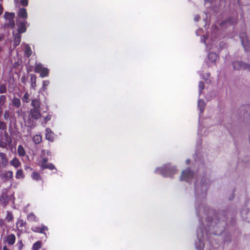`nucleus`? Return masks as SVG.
Returning a JSON list of instances; mask_svg holds the SVG:
<instances>
[{
  "mask_svg": "<svg viewBox=\"0 0 250 250\" xmlns=\"http://www.w3.org/2000/svg\"><path fill=\"white\" fill-rule=\"evenodd\" d=\"M198 174L195 176L189 168L183 170L180 177L181 181L191 182L195 179L194 191L195 196V210L197 216L199 218L200 227L197 230V235L198 243L196 242L195 247L197 250H203L205 244L204 243L205 230V235L207 240L211 244L210 235L221 234L223 238L224 243H229L231 241L230 235L229 232H225L223 230L228 225L227 222V212L221 211L215 215L212 220L210 215L214 214L213 209L206 207L204 201L207 195V190L209 184V180L208 174L204 170L199 168Z\"/></svg>",
  "mask_w": 250,
  "mask_h": 250,
  "instance_id": "nucleus-1",
  "label": "nucleus"
},
{
  "mask_svg": "<svg viewBox=\"0 0 250 250\" xmlns=\"http://www.w3.org/2000/svg\"><path fill=\"white\" fill-rule=\"evenodd\" d=\"M221 37L218 26L214 24L211 26L206 37L203 36L201 42L205 43L209 51H220L225 46V43L222 42H219V47L217 45V42Z\"/></svg>",
  "mask_w": 250,
  "mask_h": 250,
  "instance_id": "nucleus-2",
  "label": "nucleus"
},
{
  "mask_svg": "<svg viewBox=\"0 0 250 250\" xmlns=\"http://www.w3.org/2000/svg\"><path fill=\"white\" fill-rule=\"evenodd\" d=\"M176 172L177 170L175 167L171 166L170 164H167L162 167H157L155 170V173L160 174L165 177H172Z\"/></svg>",
  "mask_w": 250,
  "mask_h": 250,
  "instance_id": "nucleus-3",
  "label": "nucleus"
},
{
  "mask_svg": "<svg viewBox=\"0 0 250 250\" xmlns=\"http://www.w3.org/2000/svg\"><path fill=\"white\" fill-rule=\"evenodd\" d=\"M240 215L242 219L250 223V200H248L240 210Z\"/></svg>",
  "mask_w": 250,
  "mask_h": 250,
  "instance_id": "nucleus-4",
  "label": "nucleus"
},
{
  "mask_svg": "<svg viewBox=\"0 0 250 250\" xmlns=\"http://www.w3.org/2000/svg\"><path fill=\"white\" fill-rule=\"evenodd\" d=\"M15 14L13 12H6L4 15V18L6 20V22L4 24V26L5 28H13L15 25L14 21V17Z\"/></svg>",
  "mask_w": 250,
  "mask_h": 250,
  "instance_id": "nucleus-5",
  "label": "nucleus"
},
{
  "mask_svg": "<svg viewBox=\"0 0 250 250\" xmlns=\"http://www.w3.org/2000/svg\"><path fill=\"white\" fill-rule=\"evenodd\" d=\"M35 71L36 73H39L42 78L48 76L49 74V69L43 67L41 63H36Z\"/></svg>",
  "mask_w": 250,
  "mask_h": 250,
  "instance_id": "nucleus-6",
  "label": "nucleus"
},
{
  "mask_svg": "<svg viewBox=\"0 0 250 250\" xmlns=\"http://www.w3.org/2000/svg\"><path fill=\"white\" fill-rule=\"evenodd\" d=\"M11 138L9 136L7 132L4 133V136L0 139V147L7 148V146H10L12 143Z\"/></svg>",
  "mask_w": 250,
  "mask_h": 250,
  "instance_id": "nucleus-7",
  "label": "nucleus"
},
{
  "mask_svg": "<svg viewBox=\"0 0 250 250\" xmlns=\"http://www.w3.org/2000/svg\"><path fill=\"white\" fill-rule=\"evenodd\" d=\"M17 25L18 26V31L19 33H23L26 30V25L28 26L27 22L25 20H17Z\"/></svg>",
  "mask_w": 250,
  "mask_h": 250,
  "instance_id": "nucleus-8",
  "label": "nucleus"
},
{
  "mask_svg": "<svg viewBox=\"0 0 250 250\" xmlns=\"http://www.w3.org/2000/svg\"><path fill=\"white\" fill-rule=\"evenodd\" d=\"M240 38L241 40V43L246 51H250V42L247 39V36L245 33H242L240 35Z\"/></svg>",
  "mask_w": 250,
  "mask_h": 250,
  "instance_id": "nucleus-9",
  "label": "nucleus"
},
{
  "mask_svg": "<svg viewBox=\"0 0 250 250\" xmlns=\"http://www.w3.org/2000/svg\"><path fill=\"white\" fill-rule=\"evenodd\" d=\"M233 68L236 70L249 69L250 70V64H248L241 61H236L232 63Z\"/></svg>",
  "mask_w": 250,
  "mask_h": 250,
  "instance_id": "nucleus-10",
  "label": "nucleus"
},
{
  "mask_svg": "<svg viewBox=\"0 0 250 250\" xmlns=\"http://www.w3.org/2000/svg\"><path fill=\"white\" fill-rule=\"evenodd\" d=\"M237 19L236 17H230L227 20L222 21L219 23L221 27H224L225 26H229L230 25H233L237 22Z\"/></svg>",
  "mask_w": 250,
  "mask_h": 250,
  "instance_id": "nucleus-11",
  "label": "nucleus"
},
{
  "mask_svg": "<svg viewBox=\"0 0 250 250\" xmlns=\"http://www.w3.org/2000/svg\"><path fill=\"white\" fill-rule=\"evenodd\" d=\"M8 164V159L5 153L0 152V168L5 167Z\"/></svg>",
  "mask_w": 250,
  "mask_h": 250,
  "instance_id": "nucleus-12",
  "label": "nucleus"
},
{
  "mask_svg": "<svg viewBox=\"0 0 250 250\" xmlns=\"http://www.w3.org/2000/svg\"><path fill=\"white\" fill-rule=\"evenodd\" d=\"M30 114L31 117L35 120L38 119L41 116L40 109L37 108H31L30 110Z\"/></svg>",
  "mask_w": 250,
  "mask_h": 250,
  "instance_id": "nucleus-13",
  "label": "nucleus"
},
{
  "mask_svg": "<svg viewBox=\"0 0 250 250\" xmlns=\"http://www.w3.org/2000/svg\"><path fill=\"white\" fill-rule=\"evenodd\" d=\"M16 236L14 234L8 235L5 238V241L9 245H13L15 243Z\"/></svg>",
  "mask_w": 250,
  "mask_h": 250,
  "instance_id": "nucleus-14",
  "label": "nucleus"
},
{
  "mask_svg": "<svg viewBox=\"0 0 250 250\" xmlns=\"http://www.w3.org/2000/svg\"><path fill=\"white\" fill-rule=\"evenodd\" d=\"M18 19L21 18V20H25L27 17V13L25 8H21L18 12Z\"/></svg>",
  "mask_w": 250,
  "mask_h": 250,
  "instance_id": "nucleus-15",
  "label": "nucleus"
},
{
  "mask_svg": "<svg viewBox=\"0 0 250 250\" xmlns=\"http://www.w3.org/2000/svg\"><path fill=\"white\" fill-rule=\"evenodd\" d=\"M45 138L50 142H53L54 140V133L49 128L46 129Z\"/></svg>",
  "mask_w": 250,
  "mask_h": 250,
  "instance_id": "nucleus-16",
  "label": "nucleus"
},
{
  "mask_svg": "<svg viewBox=\"0 0 250 250\" xmlns=\"http://www.w3.org/2000/svg\"><path fill=\"white\" fill-rule=\"evenodd\" d=\"M205 107V103L203 99H199L198 101V108L200 111L199 117L201 116V114H202L204 111Z\"/></svg>",
  "mask_w": 250,
  "mask_h": 250,
  "instance_id": "nucleus-17",
  "label": "nucleus"
},
{
  "mask_svg": "<svg viewBox=\"0 0 250 250\" xmlns=\"http://www.w3.org/2000/svg\"><path fill=\"white\" fill-rule=\"evenodd\" d=\"M14 43L13 46L14 47H16L18 45H19L21 41V33H17L14 35Z\"/></svg>",
  "mask_w": 250,
  "mask_h": 250,
  "instance_id": "nucleus-18",
  "label": "nucleus"
},
{
  "mask_svg": "<svg viewBox=\"0 0 250 250\" xmlns=\"http://www.w3.org/2000/svg\"><path fill=\"white\" fill-rule=\"evenodd\" d=\"M41 102L38 99H34L31 101V105L33 107V108L40 109L41 106Z\"/></svg>",
  "mask_w": 250,
  "mask_h": 250,
  "instance_id": "nucleus-19",
  "label": "nucleus"
},
{
  "mask_svg": "<svg viewBox=\"0 0 250 250\" xmlns=\"http://www.w3.org/2000/svg\"><path fill=\"white\" fill-rule=\"evenodd\" d=\"M12 103L13 106H15L16 108H19L21 105L20 99L16 97H14L13 98Z\"/></svg>",
  "mask_w": 250,
  "mask_h": 250,
  "instance_id": "nucleus-20",
  "label": "nucleus"
},
{
  "mask_svg": "<svg viewBox=\"0 0 250 250\" xmlns=\"http://www.w3.org/2000/svg\"><path fill=\"white\" fill-rule=\"evenodd\" d=\"M208 60H210V62H214L217 59V55L215 53L210 52L208 55Z\"/></svg>",
  "mask_w": 250,
  "mask_h": 250,
  "instance_id": "nucleus-21",
  "label": "nucleus"
},
{
  "mask_svg": "<svg viewBox=\"0 0 250 250\" xmlns=\"http://www.w3.org/2000/svg\"><path fill=\"white\" fill-rule=\"evenodd\" d=\"M18 153L20 157L24 156L25 155V152L23 147L21 145H19L18 147Z\"/></svg>",
  "mask_w": 250,
  "mask_h": 250,
  "instance_id": "nucleus-22",
  "label": "nucleus"
},
{
  "mask_svg": "<svg viewBox=\"0 0 250 250\" xmlns=\"http://www.w3.org/2000/svg\"><path fill=\"white\" fill-rule=\"evenodd\" d=\"M8 197L5 195H2L0 197V201L2 203L3 206H6L8 203Z\"/></svg>",
  "mask_w": 250,
  "mask_h": 250,
  "instance_id": "nucleus-23",
  "label": "nucleus"
},
{
  "mask_svg": "<svg viewBox=\"0 0 250 250\" xmlns=\"http://www.w3.org/2000/svg\"><path fill=\"white\" fill-rule=\"evenodd\" d=\"M42 140V136L40 135H36L33 137V141L35 144H40Z\"/></svg>",
  "mask_w": 250,
  "mask_h": 250,
  "instance_id": "nucleus-24",
  "label": "nucleus"
},
{
  "mask_svg": "<svg viewBox=\"0 0 250 250\" xmlns=\"http://www.w3.org/2000/svg\"><path fill=\"white\" fill-rule=\"evenodd\" d=\"M30 77L31 86L34 88L36 85V77L35 75L33 74H31Z\"/></svg>",
  "mask_w": 250,
  "mask_h": 250,
  "instance_id": "nucleus-25",
  "label": "nucleus"
},
{
  "mask_svg": "<svg viewBox=\"0 0 250 250\" xmlns=\"http://www.w3.org/2000/svg\"><path fill=\"white\" fill-rule=\"evenodd\" d=\"M10 164L15 167L17 168L20 165V162L16 158H14L10 161Z\"/></svg>",
  "mask_w": 250,
  "mask_h": 250,
  "instance_id": "nucleus-26",
  "label": "nucleus"
},
{
  "mask_svg": "<svg viewBox=\"0 0 250 250\" xmlns=\"http://www.w3.org/2000/svg\"><path fill=\"white\" fill-rule=\"evenodd\" d=\"M42 169H49L50 170L56 169L55 166L52 163L46 164L45 165H43Z\"/></svg>",
  "mask_w": 250,
  "mask_h": 250,
  "instance_id": "nucleus-27",
  "label": "nucleus"
},
{
  "mask_svg": "<svg viewBox=\"0 0 250 250\" xmlns=\"http://www.w3.org/2000/svg\"><path fill=\"white\" fill-rule=\"evenodd\" d=\"M31 177L35 180L39 181L42 179L40 174L36 172H33L31 174Z\"/></svg>",
  "mask_w": 250,
  "mask_h": 250,
  "instance_id": "nucleus-28",
  "label": "nucleus"
},
{
  "mask_svg": "<svg viewBox=\"0 0 250 250\" xmlns=\"http://www.w3.org/2000/svg\"><path fill=\"white\" fill-rule=\"evenodd\" d=\"M21 100L23 103H28L30 101L29 94L26 92L22 97Z\"/></svg>",
  "mask_w": 250,
  "mask_h": 250,
  "instance_id": "nucleus-29",
  "label": "nucleus"
},
{
  "mask_svg": "<svg viewBox=\"0 0 250 250\" xmlns=\"http://www.w3.org/2000/svg\"><path fill=\"white\" fill-rule=\"evenodd\" d=\"M24 177L23 171L22 169H19L16 173V178L17 179H22Z\"/></svg>",
  "mask_w": 250,
  "mask_h": 250,
  "instance_id": "nucleus-30",
  "label": "nucleus"
},
{
  "mask_svg": "<svg viewBox=\"0 0 250 250\" xmlns=\"http://www.w3.org/2000/svg\"><path fill=\"white\" fill-rule=\"evenodd\" d=\"M12 177L13 172L11 171H7L4 174V177L6 179V180L11 179Z\"/></svg>",
  "mask_w": 250,
  "mask_h": 250,
  "instance_id": "nucleus-31",
  "label": "nucleus"
},
{
  "mask_svg": "<svg viewBox=\"0 0 250 250\" xmlns=\"http://www.w3.org/2000/svg\"><path fill=\"white\" fill-rule=\"evenodd\" d=\"M6 100V97L5 95L0 96V107L3 106L5 104Z\"/></svg>",
  "mask_w": 250,
  "mask_h": 250,
  "instance_id": "nucleus-32",
  "label": "nucleus"
},
{
  "mask_svg": "<svg viewBox=\"0 0 250 250\" xmlns=\"http://www.w3.org/2000/svg\"><path fill=\"white\" fill-rule=\"evenodd\" d=\"M50 83V82L48 80H45L43 81L42 82V89L43 91H45L47 89V87L48 86V85Z\"/></svg>",
  "mask_w": 250,
  "mask_h": 250,
  "instance_id": "nucleus-33",
  "label": "nucleus"
},
{
  "mask_svg": "<svg viewBox=\"0 0 250 250\" xmlns=\"http://www.w3.org/2000/svg\"><path fill=\"white\" fill-rule=\"evenodd\" d=\"M25 52L27 57H29L32 54V51L29 45H26Z\"/></svg>",
  "mask_w": 250,
  "mask_h": 250,
  "instance_id": "nucleus-34",
  "label": "nucleus"
},
{
  "mask_svg": "<svg viewBox=\"0 0 250 250\" xmlns=\"http://www.w3.org/2000/svg\"><path fill=\"white\" fill-rule=\"evenodd\" d=\"M41 247V242L38 241L35 243L33 246V249L34 250H39Z\"/></svg>",
  "mask_w": 250,
  "mask_h": 250,
  "instance_id": "nucleus-35",
  "label": "nucleus"
},
{
  "mask_svg": "<svg viewBox=\"0 0 250 250\" xmlns=\"http://www.w3.org/2000/svg\"><path fill=\"white\" fill-rule=\"evenodd\" d=\"M6 220L8 222H10L13 220V216L11 212L8 211L7 213V215L6 217Z\"/></svg>",
  "mask_w": 250,
  "mask_h": 250,
  "instance_id": "nucleus-36",
  "label": "nucleus"
},
{
  "mask_svg": "<svg viewBox=\"0 0 250 250\" xmlns=\"http://www.w3.org/2000/svg\"><path fill=\"white\" fill-rule=\"evenodd\" d=\"M199 88V95L202 94V91L204 88V84L202 82H200L198 84Z\"/></svg>",
  "mask_w": 250,
  "mask_h": 250,
  "instance_id": "nucleus-37",
  "label": "nucleus"
},
{
  "mask_svg": "<svg viewBox=\"0 0 250 250\" xmlns=\"http://www.w3.org/2000/svg\"><path fill=\"white\" fill-rule=\"evenodd\" d=\"M6 92V87L5 84H1L0 85V93H5Z\"/></svg>",
  "mask_w": 250,
  "mask_h": 250,
  "instance_id": "nucleus-38",
  "label": "nucleus"
},
{
  "mask_svg": "<svg viewBox=\"0 0 250 250\" xmlns=\"http://www.w3.org/2000/svg\"><path fill=\"white\" fill-rule=\"evenodd\" d=\"M27 218L29 221H36V216L33 213H30L28 214Z\"/></svg>",
  "mask_w": 250,
  "mask_h": 250,
  "instance_id": "nucleus-39",
  "label": "nucleus"
},
{
  "mask_svg": "<svg viewBox=\"0 0 250 250\" xmlns=\"http://www.w3.org/2000/svg\"><path fill=\"white\" fill-rule=\"evenodd\" d=\"M209 77V73H206L203 76V79L207 83H209L211 80L208 79Z\"/></svg>",
  "mask_w": 250,
  "mask_h": 250,
  "instance_id": "nucleus-40",
  "label": "nucleus"
},
{
  "mask_svg": "<svg viewBox=\"0 0 250 250\" xmlns=\"http://www.w3.org/2000/svg\"><path fill=\"white\" fill-rule=\"evenodd\" d=\"M42 159V160L40 164V166L41 167H42L43 165H45L48 161V159L45 157H42L41 158Z\"/></svg>",
  "mask_w": 250,
  "mask_h": 250,
  "instance_id": "nucleus-41",
  "label": "nucleus"
},
{
  "mask_svg": "<svg viewBox=\"0 0 250 250\" xmlns=\"http://www.w3.org/2000/svg\"><path fill=\"white\" fill-rule=\"evenodd\" d=\"M25 222L22 220H18L17 223V226H18L19 227H22L25 225Z\"/></svg>",
  "mask_w": 250,
  "mask_h": 250,
  "instance_id": "nucleus-42",
  "label": "nucleus"
},
{
  "mask_svg": "<svg viewBox=\"0 0 250 250\" xmlns=\"http://www.w3.org/2000/svg\"><path fill=\"white\" fill-rule=\"evenodd\" d=\"M6 128V125L3 122L0 121V129L4 130Z\"/></svg>",
  "mask_w": 250,
  "mask_h": 250,
  "instance_id": "nucleus-43",
  "label": "nucleus"
},
{
  "mask_svg": "<svg viewBox=\"0 0 250 250\" xmlns=\"http://www.w3.org/2000/svg\"><path fill=\"white\" fill-rule=\"evenodd\" d=\"M16 246H17L19 250H21L23 247L22 241L20 240L19 241H18V242L17 243Z\"/></svg>",
  "mask_w": 250,
  "mask_h": 250,
  "instance_id": "nucleus-44",
  "label": "nucleus"
},
{
  "mask_svg": "<svg viewBox=\"0 0 250 250\" xmlns=\"http://www.w3.org/2000/svg\"><path fill=\"white\" fill-rule=\"evenodd\" d=\"M3 116L5 120L9 119L10 117V112L8 110L5 111Z\"/></svg>",
  "mask_w": 250,
  "mask_h": 250,
  "instance_id": "nucleus-45",
  "label": "nucleus"
},
{
  "mask_svg": "<svg viewBox=\"0 0 250 250\" xmlns=\"http://www.w3.org/2000/svg\"><path fill=\"white\" fill-rule=\"evenodd\" d=\"M32 230L35 232H38L42 233V229L39 227L32 228Z\"/></svg>",
  "mask_w": 250,
  "mask_h": 250,
  "instance_id": "nucleus-46",
  "label": "nucleus"
},
{
  "mask_svg": "<svg viewBox=\"0 0 250 250\" xmlns=\"http://www.w3.org/2000/svg\"><path fill=\"white\" fill-rule=\"evenodd\" d=\"M20 2L23 6H26L28 4V0H21Z\"/></svg>",
  "mask_w": 250,
  "mask_h": 250,
  "instance_id": "nucleus-47",
  "label": "nucleus"
},
{
  "mask_svg": "<svg viewBox=\"0 0 250 250\" xmlns=\"http://www.w3.org/2000/svg\"><path fill=\"white\" fill-rule=\"evenodd\" d=\"M46 155V151L45 150H42L41 153V157H45Z\"/></svg>",
  "mask_w": 250,
  "mask_h": 250,
  "instance_id": "nucleus-48",
  "label": "nucleus"
},
{
  "mask_svg": "<svg viewBox=\"0 0 250 250\" xmlns=\"http://www.w3.org/2000/svg\"><path fill=\"white\" fill-rule=\"evenodd\" d=\"M51 115H48L45 117L44 118L45 122L49 121L51 119Z\"/></svg>",
  "mask_w": 250,
  "mask_h": 250,
  "instance_id": "nucleus-49",
  "label": "nucleus"
},
{
  "mask_svg": "<svg viewBox=\"0 0 250 250\" xmlns=\"http://www.w3.org/2000/svg\"><path fill=\"white\" fill-rule=\"evenodd\" d=\"M202 32V29L199 28L196 31L197 36H200Z\"/></svg>",
  "mask_w": 250,
  "mask_h": 250,
  "instance_id": "nucleus-50",
  "label": "nucleus"
},
{
  "mask_svg": "<svg viewBox=\"0 0 250 250\" xmlns=\"http://www.w3.org/2000/svg\"><path fill=\"white\" fill-rule=\"evenodd\" d=\"M199 19H200L199 16L197 15L195 16L194 18V20L195 21H198Z\"/></svg>",
  "mask_w": 250,
  "mask_h": 250,
  "instance_id": "nucleus-51",
  "label": "nucleus"
},
{
  "mask_svg": "<svg viewBox=\"0 0 250 250\" xmlns=\"http://www.w3.org/2000/svg\"><path fill=\"white\" fill-rule=\"evenodd\" d=\"M3 8L2 5L0 3V16L2 14Z\"/></svg>",
  "mask_w": 250,
  "mask_h": 250,
  "instance_id": "nucleus-52",
  "label": "nucleus"
},
{
  "mask_svg": "<svg viewBox=\"0 0 250 250\" xmlns=\"http://www.w3.org/2000/svg\"><path fill=\"white\" fill-rule=\"evenodd\" d=\"M213 2V0H211L210 1V0H205V4H207V2H209V3H211Z\"/></svg>",
  "mask_w": 250,
  "mask_h": 250,
  "instance_id": "nucleus-53",
  "label": "nucleus"
},
{
  "mask_svg": "<svg viewBox=\"0 0 250 250\" xmlns=\"http://www.w3.org/2000/svg\"><path fill=\"white\" fill-rule=\"evenodd\" d=\"M241 108L242 109L243 108L245 110H246V109L247 110L248 108H249V105H245V106L242 107Z\"/></svg>",
  "mask_w": 250,
  "mask_h": 250,
  "instance_id": "nucleus-54",
  "label": "nucleus"
},
{
  "mask_svg": "<svg viewBox=\"0 0 250 250\" xmlns=\"http://www.w3.org/2000/svg\"><path fill=\"white\" fill-rule=\"evenodd\" d=\"M41 229H42V231H43V230H47V227L44 226L42 227H41ZM42 233H43V232H42Z\"/></svg>",
  "mask_w": 250,
  "mask_h": 250,
  "instance_id": "nucleus-55",
  "label": "nucleus"
},
{
  "mask_svg": "<svg viewBox=\"0 0 250 250\" xmlns=\"http://www.w3.org/2000/svg\"><path fill=\"white\" fill-rule=\"evenodd\" d=\"M46 154H47V156H50L51 155V152L49 150H47L46 151Z\"/></svg>",
  "mask_w": 250,
  "mask_h": 250,
  "instance_id": "nucleus-56",
  "label": "nucleus"
},
{
  "mask_svg": "<svg viewBox=\"0 0 250 250\" xmlns=\"http://www.w3.org/2000/svg\"><path fill=\"white\" fill-rule=\"evenodd\" d=\"M2 250H8V249L6 246H4L3 247Z\"/></svg>",
  "mask_w": 250,
  "mask_h": 250,
  "instance_id": "nucleus-57",
  "label": "nucleus"
},
{
  "mask_svg": "<svg viewBox=\"0 0 250 250\" xmlns=\"http://www.w3.org/2000/svg\"><path fill=\"white\" fill-rule=\"evenodd\" d=\"M248 114V111L247 110L246 111V113H244V116L245 117H246Z\"/></svg>",
  "mask_w": 250,
  "mask_h": 250,
  "instance_id": "nucleus-58",
  "label": "nucleus"
},
{
  "mask_svg": "<svg viewBox=\"0 0 250 250\" xmlns=\"http://www.w3.org/2000/svg\"><path fill=\"white\" fill-rule=\"evenodd\" d=\"M189 162H190V160H189V159H187V160H186V163H187V164H189Z\"/></svg>",
  "mask_w": 250,
  "mask_h": 250,
  "instance_id": "nucleus-59",
  "label": "nucleus"
},
{
  "mask_svg": "<svg viewBox=\"0 0 250 250\" xmlns=\"http://www.w3.org/2000/svg\"><path fill=\"white\" fill-rule=\"evenodd\" d=\"M204 21L205 22V25H206L207 23L206 20H204ZM205 26H206V25H205Z\"/></svg>",
  "mask_w": 250,
  "mask_h": 250,
  "instance_id": "nucleus-60",
  "label": "nucleus"
},
{
  "mask_svg": "<svg viewBox=\"0 0 250 250\" xmlns=\"http://www.w3.org/2000/svg\"><path fill=\"white\" fill-rule=\"evenodd\" d=\"M198 134H200L201 135H202V132H200L199 130H198Z\"/></svg>",
  "mask_w": 250,
  "mask_h": 250,
  "instance_id": "nucleus-61",
  "label": "nucleus"
},
{
  "mask_svg": "<svg viewBox=\"0 0 250 250\" xmlns=\"http://www.w3.org/2000/svg\"><path fill=\"white\" fill-rule=\"evenodd\" d=\"M233 224V222H232L231 221L230 222V224L232 225Z\"/></svg>",
  "mask_w": 250,
  "mask_h": 250,
  "instance_id": "nucleus-62",
  "label": "nucleus"
},
{
  "mask_svg": "<svg viewBox=\"0 0 250 250\" xmlns=\"http://www.w3.org/2000/svg\"><path fill=\"white\" fill-rule=\"evenodd\" d=\"M1 39H2V38H1V37L0 36V42L1 41Z\"/></svg>",
  "mask_w": 250,
  "mask_h": 250,
  "instance_id": "nucleus-63",
  "label": "nucleus"
},
{
  "mask_svg": "<svg viewBox=\"0 0 250 250\" xmlns=\"http://www.w3.org/2000/svg\"><path fill=\"white\" fill-rule=\"evenodd\" d=\"M42 250H46L45 249H42Z\"/></svg>",
  "mask_w": 250,
  "mask_h": 250,
  "instance_id": "nucleus-64",
  "label": "nucleus"
}]
</instances>
